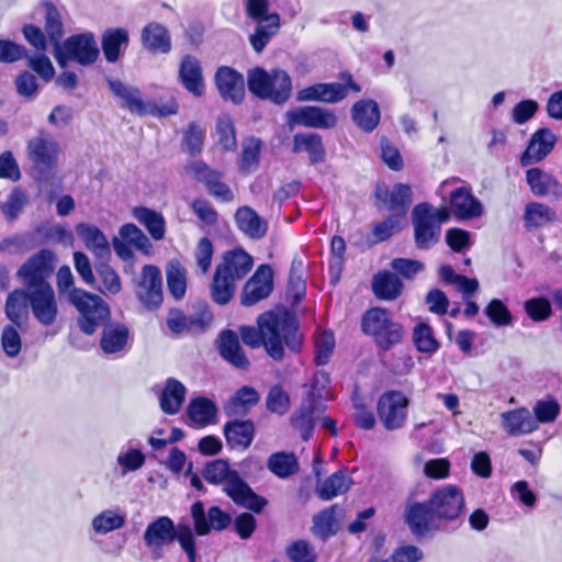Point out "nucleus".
<instances>
[{
	"instance_id": "1",
	"label": "nucleus",
	"mask_w": 562,
	"mask_h": 562,
	"mask_svg": "<svg viewBox=\"0 0 562 562\" xmlns=\"http://www.w3.org/2000/svg\"><path fill=\"white\" fill-rule=\"evenodd\" d=\"M239 336L241 341L252 349L262 346L274 361H281L284 358L285 347L291 352L299 353L304 339L295 315L285 313L280 316L273 311L259 315L257 327L240 326Z\"/></svg>"
},
{
	"instance_id": "2",
	"label": "nucleus",
	"mask_w": 562,
	"mask_h": 562,
	"mask_svg": "<svg viewBox=\"0 0 562 562\" xmlns=\"http://www.w3.org/2000/svg\"><path fill=\"white\" fill-rule=\"evenodd\" d=\"M464 507L462 490L457 485L448 484L435 490L427 501L408 504L404 519L412 535L422 539L439 530L441 522L459 519Z\"/></svg>"
},
{
	"instance_id": "3",
	"label": "nucleus",
	"mask_w": 562,
	"mask_h": 562,
	"mask_svg": "<svg viewBox=\"0 0 562 562\" xmlns=\"http://www.w3.org/2000/svg\"><path fill=\"white\" fill-rule=\"evenodd\" d=\"M45 11L44 30L54 48V57L60 68H66L70 61L82 67L94 64L100 55L93 33L82 32L68 36L65 34L64 22L57 7L49 0L42 2Z\"/></svg>"
},
{
	"instance_id": "4",
	"label": "nucleus",
	"mask_w": 562,
	"mask_h": 562,
	"mask_svg": "<svg viewBox=\"0 0 562 562\" xmlns=\"http://www.w3.org/2000/svg\"><path fill=\"white\" fill-rule=\"evenodd\" d=\"M252 257L241 247L226 250L217 263L210 285L211 299L218 305L227 304L236 291V282L252 269Z\"/></svg>"
},
{
	"instance_id": "5",
	"label": "nucleus",
	"mask_w": 562,
	"mask_h": 562,
	"mask_svg": "<svg viewBox=\"0 0 562 562\" xmlns=\"http://www.w3.org/2000/svg\"><path fill=\"white\" fill-rule=\"evenodd\" d=\"M175 540L178 541L187 554L188 561L196 562V541L189 525L181 522L176 525L170 517L160 516L149 522L144 532V542L156 557H160L158 551H161L165 546L171 544Z\"/></svg>"
},
{
	"instance_id": "6",
	"label": "nucleus",
	"mask_w": 562,
	"mask_h": 562,
	"mask_svg": "<svg viewBox=\"0 0 562 562\" xmlns=\"http://www.w3.org/2000/svg\"><path fill=\"white\" fill-rule=\"evenodd\" d=\"M360 329L383 352L401 344L404 337L403 325L393 318L389 308L382 306H372L362 314Z\"/></svg>"
},
{
	"instance_id": "7",
	"label": "nucleus",
	"mask_w": 562,
	"mask_h": 562,
	"mask_svg": "<svg viewBox=\"0 0 562 562\" xmlns=\"http://www.w3.org/2000/svg\"><path fill=\"white\" fill-rule=\"evenodd\" d=\"M247 87L251 94L274 104L285 103L292 92V80L285 70L276 68L270 72L256 66L247 72Z\"/></svg>"
},
{
	"instance_id": "8",
	"label": "nucleus",
	"mask_w": 562,
	"mask_h": 562,
	"mask_svg": "<svg viewBox=\"0 0 562 562\" xmlns=\"http://www.w3.org/2000/svg\"><path fill=\"white\" fill-rule=\"evenodd\" d=\"M68 302L79 312L78 325L86 335H92L110 317L109 305L98 294L72 288Z\"/></svg>"
},
{
	"instance_id": "9",
	"label": "nucleus",
	"mask_w": 562,
	"mask_h": 562,
	"mask_svg": "<svg viewBox=\"0 0 562 562\" xmlns=\"http://www.w3.org/2000/svg\"><path fill=\"white\" fill-rule=\"evenodd\" d=\"M269 0H246L245 13L257 23L255 32L249 35L252 49L260 54L280 30V15L269 12Z\"/></svg>"
},
{
	"instance_id": "10",
	"label": "nucleus",
	"mask_w": 562,
	"mask_h": 562,
	"mask_svg": "<svg viewBox=\"0 0 562 562\" xmlns=\"http://www.w3.org/2000/svg\"><path fill=\"white\" fill-rule=\"evenodd\" d=\"M56 265V254L48 248H42L20 266L16 277L29 291L52 288L49 279L55 272Z\"/></svg>"
},
{
	"instance_id": "11",
	"label": "nucleus",
	"mask_w": 562,
	"mask_h": 562,
	"mask_svg": "<svg viewBox=\"0 0 562 562\" xmlns=\"http://www.w3.org/2000/svg\"><path fill=\"white\" fill-rule=\"evenodd\" d=\"M26 151L33 167L44 178L57 169L60 146L49 132L40 130L37 135L27 142Z\"/></svg>"
},
{
	"instance_id": "12",
	"label": "nucleus",
	"mask_w": 562,
	"mask_h": 562,
	"mask_svg": "<svg viewBox=\"0 0 562 562\" xmlns=\"http://www.w3.org/2000/svg\"><path fill=\"white\" fill-rule=\"evenodd\" d=\"M340 78L344 83L319 82L311 85L300 90L297 98L301 101L337 103L348 97L349 90L355 93L361 92V86L353 80L350 72H342Z\"/></svg>"
},
{
	"instance_id": "13",
	"label": "nucleus",
	"mask_w": 562,
	"mask_h": 562,
	"mask_svg": "<svg viewBox=\"0 0 562 562\" xmlns=\"http://www.w3.org/2000/svg\"><path fill=\"white\" fill-rule=\"evenodd\" d=\"M374 199L379 210H387L395 218L407 223V213L413 203V190L409 184L395 183L391 189L378 183L374 189Z\"/></svg>"
},
{
	"instance_id": "14",
	"label": "nucleus",
	"mask_w": 562,
	"mask_h": 562,
	"mask_svg": "<svg viewBox=\"0 0 562 562\" xmlns=\"http://www.w3.org/2000/svg\"><path fill=\"white\" fill-rule=\"evenodd\" d=\"M409 400L397 390H389L381 394L376 403V414L386 430L404 427L407 420Z\"/></svg>"
},
{
	"instance_id": "15",
	"label": "nucleus",
	"mask_w": 562,
	"mask_h": 562,
	"mask_svg": "<svg viewBox=\"0 0 562 562\" xmlns=\"http://www.w3.org/2000/svg\"><path fill=\"white\" fill-rule=\"evenodd\" d=\"M21 32L25 41L37 52V55L29 58V66L44 80L50 81L55 76V68L48 58L44 54L47 50V43L49 42L45 30L43 31L40 26L27 23L21 29Z\"/></svg>"
},
{
	"instance_id": "16",
	"label": "nucleus",
	"mask_w": 562,
	"mask_h": 562,
	"mask_svg": "<svg viewBox=\"0 0 562 562\" xmlns=\"http://www.w3.org/2000/svg\"><path fill=\"white\" fill-rule=\"evenodd\" d=\"M187 169L199 182L203 183L209 194L217 201L229 203L234 200L232 189L223 181V171L211 168L203 160L189 164Z\"/></svg>"
},
{
	"instance_id": "17",
	"label": "nucleus",
	"mask_w": 562,
	"mask_h": 562,
	"mask_svg": "<svg viewBox=\"0 0 562 562\" xmlns=\"http://www.w3.org/2000/svg\"><path fill=\"white\" fill-rule=\"evenodd\" d=\"M139 302L149 311L157 310L164 300L162 279L158 267L145 265L135 285Z\"/></svg>"
},
{
	"instance_id": "18",
	"label": "nucleus",
	"mask_w": 562,
	"mask_h": 562,
	"mask_svg": "<svg viewBox=\"0 0 562 562\" xmlns=\"http://www.w3.org/2000/svg\"><path fill=\"white\" fill-rule=\"evenodd\" d=\"M191 517L193 520L194 532L198 536H205L211 532L225 530L232 522V516L224 512L220 506H211L205 514L204 505L196 501L191 505Z\"/></svg>"
},
{
	"instance_id": "19",
	"label": "nucleus",
	"mask_w": 562,
	"mask_h": 562,
	"mask_svg": "<svg viewBox=\"0 0 562 562\" xmlns=\"http://www.w3.org/2000/svg\"><path fill=\"white\" fill-rule=\"evenodd\" d=\"M415 244L418 249H429L440 236V227L435 225L428 203H419L413 209Z\"/></svg>"
},
{
	"instance_id": "20",
	"label": "nucleus",
	"mask_w": 562,
	"mask_h": 562,
	"mask_svg": "<svg viewBox=\"0 0 562 562\" xmlns=\"http://www.w3.org/2000/svg\"><path fill=\"white\" fill-rule=\"evenodd\" d=\"M273 290V270L269 265H260L243 286L240 303L252 306L267 299Z\"/></svg>"
},
{
	"instance_id": "21",
	"label": "nucleus",
	"mask_w": 562,
	"mask_h": 562,
	"mask_svg": "<svg viewBox=\"0 0 562 562\" xmlns=\"http://www.w3.org/2000/svg\"><path fill=\"white\" fill-rule=\"evenodd\" d=\"M214 85L225 102L239 105L245 99V79L235 68L220 66L214 75Z\"/></svg>"
},
{
	"instance_id": "22",
	"label": "nucleus",
	"mask_w": 562,
	"mask_h": 562,
	"mask_svg": "<svg viewBox=\"0 0 562 562\" xmlns=\"http://www.w3.org/2000/svg\"><path fill=\"white\" fill-rule=\"evenodd\" d=\"M324 409L322 401L315 394L308 393L291 416L290 424L300 432L303 441H308L313 437L316 419Z\"/></svg>"
},
{
	"instance_id": "23",
	"label": "nucleus",
	"mask_w": 562,
	"mask_h": 562,
	"mask_svg": "<svg viewBox=\"0 0 562 562\" xmlns=\"http://www.w3.org/2000/svg\"><path fill=\"white\" fill-rule=\"evenodd\" d=\"M224 492L235 504L256 514L261 513L268 504V501L255 493L238 472H233V476L225 484Z\"/></svg>"
},
{
	"instance_id": "24",
	"label": "nucleus",
	"mask_w": 562,
	"mask_h": 562,
	"mask_svg": "<svg viewBox=\"0 0 562 562\" xmlns=\"http://www.w3.org/2000/svg\"><path fill=\"white\" fill-rule=\"evenodd\" d=\"M29 296L34 318L42 326L48 327L54 325L58 316V304L53 286L30 291Z\"/></svg>"
},
{
	"instance_id": "25",
	"label": "nucleus",
	"mask_w": 562,
	"mask_h": 562,
	"mask_svg": "<svg viewBox=\"0 0 562 562\" xmlns=\"http://www.w3.org/2000/svg\"><path fill=\"white\" fill-rule=\"evenodd\" d=\"M557 140V136L550 128H538L531 135L527 148L520 156L521 166L527 167L542 161L554 149Z\"/></svg>"
},
{
	"instance_id": "26",
	"label": "nucleus",
	"mask_w": 562,
	"mask_h": 562,
	"mask_svg": "<svg viewBox=\"0 0 562 562\" xmlns=\"http://www.w3.org/2000/svg\"><path fill=\"white\" fill-rule=\"evenodd\" d=\"M178 78L182 87L195 98L205 93L203 67L198 57L187 54L179 64Z\"/></svg>"
},
{
	"instance_id": "27",
	"label": "nucleus",
	"mask_w": 562,
	"mask_h": 562,
	"mask_svg": "<svg viewBox=\"0 0 562 562\" xmlns=\"http://www.w3.org/2000/svg\"><path fill=\"white\" fill-rule=\"evenodd\" d=\"M220 356L231 366L239 370H248L250 361L244 352L238 335L232 329H224L217 338Z\"/></svg>"
},
{
	"instance_id": "28",
	"label": "nucleus",
	"mask_w": 562,
	"mask_h": 562,
	"mask_svg": "<svg viewBox=\"0 0 562 562\" xmlns=\"http://www.w3.org/2000/svg\"><path fill=\"white\" fill-rule=\"evenodd\" d=\"M451 213L458 220H471L482 214V205L465 187L454 189L449 196Z\"/></svg>"
},
{
	"instance_id": "29",
	"label": "nucleus",
	"mask_w": 562,
	"mask_h": 562,
	"mask_svg": "<svg viewBox=\"0 0 562 562\" xmlns=\"http://www.w3.org/2000/svg\"><path fill=\"white\" fill-rule=\"evenodd\" d=\"M292 120L305 127L328 130L337 125L336 114L324 108L306 105L292 114Z\"/></svg>"
},
{
	"instance_id": "30",
	"label": "nucleus",
	"mask_w": 562,
	"mask_h": 562,
	"mask_svg": "<svg viewBox=\"0 0 562 562\" xmlns=\"http://www.w3.org/2000/svg\"><path fill=\"white\" fill-rule=\"evenodd\" d=\"M501 422L504 430L512 437L528 435L538 429V424L527 407L502 413Z\"/></svg>"
},
{
	"instance_id": "31",
	"label": "nucleus",
	"mask_w": 562,
	"mask_h": 562,
	"mask_svg": "<svg viewBox=\"0 0 562 562\" xmlns=\"http://www.w3.org/2000/svg\"><path fill=\"white\" fill-rule=\"evenodd\" d=\"M226 443L231 449L246 450L255 438V424L250 419L228 420L223 427Z\"/></svg>"
},
{
	"instance_id": "32",
	"label": "nucleus",
	"mask_w": 562,
	"mask_h": 562,
	"mask_svg": "<svg viewBox=\"0 0 562 562\" xmlns=\"http://www.w3.org/2000/svg\"><path fill=\"white\" fill-rule=\"evenodd\" d=\"M371 290L380 301H394L404 290L402 279L390 270H379L371 280Z\"/></svg>"
},
{
	"instance_id": "33",
	"label": "nucleus",
	"mask_w": 562,
	"mask_h": 562,
	"mask_svg": "<svg viewBox=\"0 0 562 562\" xmlns=\"http://www.w3.org/2000/svg\"><path fill=\"white\" fill-rule=\"evenodd\" d=\"M526 180L536 196L551 195L555 199L562 194V184L553 175L535 167L526 172Z\"/></svg>"
},
{
	"instance_id": "34",
	"label": "nucleus",
	"mask_w": 562,
	"mask_h": 562,
	"mask_svg": "<svg viewBox=\"0 0 562 562\" xmlns=\"http://www.w3.org/2000/svg\"><path fill=\"white\" fill-rule=\"evenodd\" d=\"M140 42L150 53L168 54L171 50V37L168 29L158 22L147 23L140 32Z\"/></svg>"
},
{
	"instance_id": "35",
	"label": "nucleus",
	"mask_w": 562,
	"mask_h": 562,
	"mask_svg": "<svg viewBox=\"0 0 562 562\" xmlns=\"http://www.w3.org/2000/svg\"><path fill=\"white\" fill-rule=\"evenodd\" d=\"M351 116L355 124L364 133L373 132L380 123V108L372 99H362L353 103Z\"/></svg>"
},
{
	"instance_id": "36",
	"label": "nucleus",
	"mask_w": 562,
	"mask_h": 562,
	"mask_svg": "<svg viewBox=\"0 0 562 562\" xmlns=\"http://www.w3.org/2000/svg\"><path fill=\"white\" fill-rule=\"evenodd\" d=\"M76 231L83 240L86 247L91 250L99 260L110 258L111 249L109 241L98 226L88 223H80L77 225Z\"/></svg>"
},
{
	"instance_id": "37",
	"label": "nucleus",
	"mask_w": 562,
	"mask_h": 562,
	"mask_svg": "<svg viewBox=\"0 0 562 562\" xmlns=\"http://www.w3.org/2000/svg\"><path fill=\"white\" fill-rule=\"evenodd\" d=\"M130 43V35L124 27H108L101 36V48L103 56L108 63H116L121 55L122 48H126Z\"/></svg>"
},
{
	"instance_id": "38",
	"label": "nucleus",
	"mask_w": 562,
	"mask_h": 562,
	"mask_svg": "<svg viewBox=\"0 0 562 562\" xmlns=\"http://www.w3.org/2000/svg\"><path fill=\"white\" fill-rule=\"evenodd\" d=\"M292 151L295 154L306 151L312 165L324 162L326 159V149L322 136L316 133L295 134Z\"/></svg>"
},
{
	"instance_id": "39",
	"label": "nucleus",
	"mask_w": 562,
	"mask_h": 562,
	"mask_svg": "<svg viewBox=\"0 0 562 562\" xmlns=\"http://www.w3.org/2000/svg\"><path fill=\"white\" fill-rule=\"evenodd\" d=\"M260 401L258 391L252 386H241L225 404V413L231 417H244Z\"/></svg>"
},
{
	"instance_id": "40",
	"label": "nucleus",
	"mask_w": 562,
	"mask_h": 562,
	"mask_svg": "<svg viewBox=\"0 0 562 562\" xmlns=\"http://www.w3.org/2000/svg\"><path fill=\"white\" fill-rule=\"evenodd\" d=\"M109 87L113 94L120 99L122 108L138 115L147 114L146 103L137 88L127 87L120 80H109Z\"/></svg>"
},
{
	"instance_id": "41",
	"label": "nucleus",
	"mask_w": 562,
	"mask_h": 562,
	"mask_svg": "<svg viewBox=\"0 0 562 562\" xmlns=\"http://www.w3.org/2000/svg\"><path fill=\"white\" fill-rule=\"evenodd\" d=\"M130 337L128 328L121 323H108L104 325L100 347L104 353H116L127 345Z\"/></svg>"
},
{
	"instance_id": "42",
	"label": "nucleus",
	"mask_w": 562,
	"mask_h": 562,
	"mask_svg": "<svg viewBox=\"0 0 562 562\" xmlns=\"http://www.w3.org/2000/svg\"><path fill=\"white\" fill-rule=\"evenodd\" d=\"M186 386L180 381L169 378L159 396L161 411L167 415L177 414L186 400Z\"/></svg>"
},
{
	"instance_id": "43",
	"label": "nucleus",
	"mask_w": 562,
	"mask_h": 562,
	"mask_svg": "<svg viewBox=\"0 0 562 562\" xmlns=\"http://www.w3.org/2000/svg\"><path fill=\"white\" fill-rule=\"evenodd\" d=\"M339 509V505L334 504L314 515L312 527L313 535L323 541L336 535L339 529L337 521V513Z\"/></svg>"
},
{
	"instance_id": "44",
	"label": "nucleus",
	"mask_w": 562,
	"mask_h": 562,
	"mask_svg": "<svg viewBox=\"0 0 562 562\" xmlns=\"http://www.w3.org/2000/svg\"><path fill=\"white\" fill-rule=\"evenodd\" d=\"M235 220L237 227L250 238L260 239L267 233V223L249 206L239 207Z\"/></svg>"
},
{
	"instance_id": "45",
	"label": "nucleus",
	"mask_w": 562,
	"mask_h": 562,
	"mask_svg": "<svg viewBox=\"0 0 562 562\" xmlns=\"http://www.w3.org/2000/svg\"><path fill=\"white\" fill-rule=\"evenodd\" d=\"M133 216L146 227L154 240H161L165 237L166 221L157 211L146 206H136L133 210Z\"/></svg>"
},
{
	"instance_id": "46",
	"label": "nucleus",
	"mask_w": 562,
	"mask_h": 562,
	"mask_svg": "<svg viewBox=\"0 0 562 562\" xmlns=\"http://www.w3.org/2000/svg\"><path fill=\"white\" fill-rule=\"evenodd\" d=\"M30 291L25 288L15 289L9 293L5 300V315L16 326H21L23 317L27 314L30 305Z\"/></svg>"
},
{
	"instance_id": "47",
	"label": "nucleus",
	"mask_w": 562,
	"mask_h": 562,
	"mask_svg": "<svg viewBox=\"0 0 562 562\" xmlns=\"http://www.w3.org/2000/svg\"><path fill=\"white\" fill-rule=\"evenodd\" d=\"M557 220V212L540 202H529L525 206L524 222L528 231L544 226Z\"/></svg>"
},
{
	"instance_id": "48",
	"label": "nucleus",
	"mask_w": 562,
	"mask_h": 562,
	"mask_svg": "<svg viewBox=\"0 0 562 562\" xmlns=\"http://www.w3.org/2000/svg\"><path fill=\"white\" fill-rule=\"evenodd\" d=\"M352 479L346 471L339 470L330 474L317 490V495L322 501H330L338 495L349 491Z\"/></svg>"
},
{
	"instance_id": "49",
	"label": "nucleus",
	"mask_w": 562,
	"mask_h": 562,
	"mask_svg": "<svg viewBox=\"0 0 562 562\" xmlns=\"http://www.w3.org/2000/svg\"><path fill=\"white\" fill-rule=\"evenodd\" d=\"M267 465L280 479H286L300 470L297 458L293 452H274L269 457Z\"/></svg>"
},
{
	"instance_id": "50",
	"label": "nucleus",
	"mask_w": 562,
	"mask_h": 562,
	"mask_svg": "<svg viewBox=\"0 0 562 562\" xmlns=\"http://www.w3.org/2000/svg\"><path fill=\"white\" fill-rule=\"evenodd\" d=\"M405 225L406 222L386 215L382 221L372 226L371 234L368 236V245L373 246L389 240L393 235L401 232Z\"/></svg>"
},
{
	"instance_id": "51",
	"label": "nucleus",
	"mask_w": 562,
	"mask_h": 562,
	"mask_svg": "<svg viewBox=\"0 0 562 562\" xmlns=\"http://www.w3.org/2000/svg\"><path fill=\"white\" fill-rule=\"evenodd\" d=\"M262 142L257 137H248L243 143L239 158V170L244 175L255 171L260 162Z\"/></svg>"
},
{
	"instance_id": "52",
	"label": "nucleus",
	"mask_w": 562,
	"mask_h": 562,
	"mask_svg": "<svg viewBox=\"0 0 562 562\" xmlns=\"http://www.w3.org/2000/svg\"><path fill=\"white\" fill-rule=\"evenodd\" d=\"M217 413L216 405L207 397H196L188 405L189 417L201 425H209L213 422Z\"/></svg>"
},
{
	"instance_id": "53",
	"label": "nucleus",
	"mask_w": 562,
	"mask_h": 562,
	"mask_svg": "<svg viewBox=\"0 0 562 562\" xmlns=\"http://www.w3.org/2000/svg\"><path fill=\"white\" fill-rule=\"evenodd\" d=\"M95 271L101 282L99 290L115 295L121 292L122 283L117 272L109 265L108 259H100L95 263Z\"/></svg>"
},
{
	"instance_id": "54",
	"label": "nucleus",
	"mask_w": 562,
	"mask_h": 562,
	"mask_svg": "<svg viewBox=\"0 0 562 562\" xmlns=\"http://www.w3.org/2000/svg\"><path fill=\"white\" fill-rule=\"evenodd\" d=\"M414 345L419 352L434 355L440 348L432 328L427 323H418L413 333Z\"/></svg>"
},
{
	"instance_id": "55",
	"label": "nucleus",
	"mask_w": 562,
	"mask_h": 562,
	"mask_svg": "<svg viewBox=\"0 0 562 562\" xmlns=\"http://www.w3.org/2000/svg\"><path fill=\"white\" fill-rule=\"evenodd\" d=\"M120 239L133 244L134 248L144 255H150L153 245L147 236L133 223H126L120 227Z\"/></svg>"
},
{
	"instance_id": "56",
	"label": "nucleus",
	"mask_w": 562,
	"mask_h": 562,
	"mask_svg": "<svg viewBox=\"0 0 562 562\" xmlns=\"http://www.w3.org/2000/svg\"><path fill=\"white\" fill-rule=\"evenodd\" d=\"M233 472L237 471L231 468L227 460L216 459L205 464L202 475L210 484L220 485L227 483L231 476H233Z\"/></svg>"
},
{
	"instance_id": "57",
	"label": "nucleus",
	"mask_w": 562,
	"mask_h": 562,
	"mask_svg": "<svg viewBox=\"0 0 562 562\" xmlns=\"http://www.w3.org/2000/svg\"><path fill=\"white\" fill-rule=\"evenodd\" d=\"M216 134L218 136V145L224 151H233L237 148L236 130L228 114L217 117Z\"/></svg>"
},
{
	"instance_id": "58",
	"label": "nucleus",
	"mask_w": 562,
	"mask_h": 562,
	"mask_svg": "<svg viewBox=\"0 0 562 562\" xmlns=\"http://www.w3.org/2000/svg\"><path fill=\"white\" fill-rule=\"evenodd\" d=\"M205 139V130L196 122H191L183 131L182 150L190 156L200 155Z\"/></svg>"
},
{
	"instance_id": "59",
	"label": "nucleus",
	"mask_w": 562,
	"mask_h": 562,
	"mask_svg": "<svg viewBox=\"0 0 562 562\" xmlns=\"http://www.w3.org/2000/svg\"><path fill=\"white\" fill-rule=\"evenodd\" d=\"M335 349V337L330 330H323L314 340V363L325 366L329 362Z\"/></svg>"
},
{
	"instance_id": "60",
	"label": "nucleus",
	"mask_w": 562,
	"mask_h": 562,
	"mask_svg": "<svg viewBox=\"0 0 562 562\" xmlns=\"http://www.w3.org/2000/svg\"><path fill=\"white\" fill-rule=\"evenodd\" d=\"M487 318L497 327L509 326L513 315L507 305L499 299H492L484 310Z\"/></svg>"
},
{
	"instance_id": "61",
	"label": "nucleus",
	"mask_w": 562,
	"mask_h": 562,
	"mask_svg": "<svg viewBox=\"0 0 562 562\" xmlns=\"http://www.w3.org/2000/svg\"><path fill=\"white\" fill-rule=\"evenodd\" d=\"M304 262L300 257H294L291 261L288 291H294V299L300 301L305 294V280L303 278Z\"/></svg>"
},
{
	"instance_id": "62",
	"label": "nucleus",
	"mask_w": 562,
	"mask_h": 562,
	"mask_svg": "<svg viewBox=\"0 0 562 562\" xmlns=\"http://www.w3.org/2000/svg\"><path fill=\"white\" fill-rule=\"evenodd\" d=\"M524 310L533 322H544L552 315V306L549 299L536 296L527 300Z\"/></svg>"
},
{
	"instance_id": "63",
	"label": "nucleus",
	"mask_w": 562,
	"mask_h": 562,
	"mask_svg": "<svg viewBox=\"0 0 562 562\" xmlns=\"http://www.w3.org/2000/svg\"><path fill=\"white\" fill-rule=\"evenodd\" d=\"M286 555L292 562H316L317 554L314 547L303 539L293 541L286 548Z\"/></svg>"
},
{
	"instance_id": "64",
	"label": "nucleus",
	"mask_w": 562,
	"mask_h": 562,
	"mask_svg": "<svg viewBox=\"0 0 562 562\" xmlns=\"http://www.w3.org/2000/svg\"><path fill=\"white\" fill-rule=\"evenodd\" d=\"M213 255V241L206 236L200 238L195 247L194 258L202 274H206L209 272L212 266Z\"/></svg>"
}]
</instances>
